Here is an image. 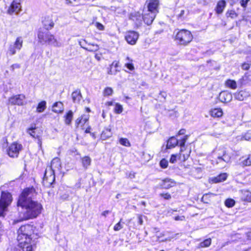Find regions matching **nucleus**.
I'll list each match as a JSON object with an SVG mask.
<instances>
[{
	"label": "nucleus",
	"instance_id": "f257e3e1",
	"mask_svg": "<svg viewBox=\"0 0 251 251\" xmlns=\"http://www.w3.org/2000/svg\"><path fill=\"white\" fill-rule=\"evenodd\" d=\"M37 193L33 187L25 189L19 196L17 206L21 207L19 211L18 219L14 223L36 218L41 212L42 206L37 201L33 200Z\"/></svg>",
	"mask_w": 251,
	"mask_h": 251
},
{
	"label": "nucleus",
	"instance_id": "f03ea898",
	"mask_svg": "<svg viewBox=\"0 0 251 251\" xmlns=\"http://www.w3.org/2000/svg\"><path fill=\"white\" fill-rule=\"evenodd\" d=\"M61 163L58 157L54 158L50 163V165L46 168L43 183L47 187H50L55 181V172H60Z\"/></svg>",
	"mask_w": 251,
	"mask_h": 251
},
{
	"label": "nucleus",
	"instance_id": "7ed1b4c3",
	"mask_svg": "<svg viewBox=\"0 0 251 251\" xmlns=\"http://www.w3.org/2000/svg\"><path fill=\"white\" fill-rule=\"evenodd\" d=\"M39 42L42 44H47L55 47L61 46V44L49 31L40 29L38 33Z\"/></svg>",
	"mask_w": 251,
	"mask_h": 251
},
{
	"label": "nucleus",
	"instance_id": "20e7f679",
	"mask_svg": "<svg viewBox=\"0 0 251 251\" xmlns=\"http://www.w3.org/2000/svg\"><path fill=\"white\" fill-rule=\"evenodd\" d=\"M32 227L29 225L21 226L18 231L17 240L20 241H32L31 237Z\"/></svg>",
	"mask_w": 251,
	"mask_h": 251
},
{
	"label": "nucleus",
	"instance_id": "39448f33",
	"mask_svg": "<svg viewBox=\"0 0 251 251\" xmlns=\"http://www.w3.org/2000/svg\"><path fill=\"white\" fill-rule=\"evenodd\" d=\"M191 32L186 29H181L178 31L176 35V40L180 45L186 46L193 39Z\"/></svg>",
	"mask_w": 251,
	"mask_h": 251
},
{
	"label": "nucleus",
	"instance_id": "423d86ee",
	"mask_svg": "<svg viewBox=\"0 0 251 251\" xmlns=\"http://www.w3.org/2000/svg\"><path fill=\"white\" fill-rule=\"evenodd\" d=\"M12 201V195L7 192L2 191L0 198V216H4V212Z\"/></svg>",
	"mask_w": 251,
	"mask_h": 251
},
{
	"label": "nucleus",
	"instance_id": "0eeeda50",
	"mask_svg": "<svg viewBox=\"0 0 251 251\" xmlns=\"http://www.w3.org/2000/svg\"><path fill=\"white\" fill-rule=\"evenodd\" d=\"M23 149V145L17 142H14L11 144L7 150V152L9 157L17 158L18 157L20 152Z\"/></svg>",
	"mask_w": 251,
	"mask_h": 251
},
{
	"label": "nucleus",
	"instance_id": "6e6552de",
	"mask_svg": "<svg viewBox=\"0 0 251 251\" xmlns=\"http://www.w3.org/2000/svg\"><path fill=\"white\" fill-rule=\"evenodd\" d=\"M19 244L16 251H33V247L35 245L34 241H20Z\"/></svg>",
	"mask_w": 251,
	"mask_h": 251
},
{
	"label": "nucleus",
	"instance_id": "1a4fd4ad",
	"mask_svg": "<svg viewBox=\"0 0 251 251\" xmlns=\"http://www.w3.org/2000/svg\"><path fill=\"white\" fill-rule=\"evenodd\" d=\"M26 132L33 138L38 139V144L41 147L42 146L41 138L42 132L41 130L35 126L34 127L32 126L27 129Z\"/></svg>",
	"mask_w": 251,
	"mask_h": 251
},
{
	"label": "nucleus",
	"instance_id": "9d476101",
	"mask_svg": "<svg viewBox=\"0 0 251 251\" xmlns=\"http://www.w3.org/2000/svg\"><path fill=\"white\" fill-rule=\"evenodd\" d=\"M23 40L21 37H18L17 38L14 45H11L9 49L8 52L11 55H13L16 52V50H20L23 46Z\"/></svg>",
	"mask_w": 251,
	"mask_h": 251
},
{
	"label": "nucleus",
	"instance_id": "9b49d317",
	"mask_svg": "<svg viewBox=\"0 0 251 251\" xmlns=\"http://www.w3.org/2000/svg\"><path fill=\"white\" fill-rule=\"evenodd\" d=\"M214 152L217 156L218 163L222 161L228 162L230 160L229 156L226 154V151L224 149L222 148L218 150H216Z\"/></svg>",
	"mask_w": 251,
	"mask_h": 251
},
{
	"label": "nucleus",
	"instance_id": "f8f14e48",
	"mask_svg": "<svg viewBox=\"0 0 251 251\" xmlns=\"http://www.w3.org/2000/svg\"><path fill=\"white\" fill-rule=\"evenodd\" d=\"M25 96L24 95H17L9 99V102L12 105H23L25 104Z\"/></svg>",
	"mask_w": 251,
	"mask_h": 251
},
{
	"label": "nucleus",
	"instance_id": "ddd939ff",
	"mask_svg": "<svg viewBox=\"0 0 251 251\" xmlns=\"http://www.w3.org/2000/svg\"><path fill=\"white\" fill-rule=\"evenodd\" d=\"M21 10V5L20 2L16 0H14L7 10V13L10 15H12L14 13L17 14L20 12Z\"/></svg>",
	"mask_w": 251,
	"mask_h": 251
},
{
	"label": "nucleus",
	"instance_id": "4468645a",
	"mask_svg": "<svg viewBox=\"0 0 251 251\" xmlns=\"http://www.w3.org/2000/svg\"><path fill=\"white\" fill-rule=\"evenodd\" d=\"M138 37V33L134 31L128 32L125 37L127 43L132 45L136 44Z\"/></svg>",
	"mask_w": 251,
	"mask_h": 251
},
{
	"label": "nucleus",
	"instance_id": "2eb2a0df",
	"mask_svg": "<svg viewBox=\"0 0 251 251\" xmlns=\"http://www.w3.org/2000/svg\"><path fill=\"white\" fill-rule=\"evenodd\" d=\"M176 185V182L172 179L166 178L162 180L160 184V187L163 189H168L174 187Z\"/></svg>",
	"mask_w": 251,
	"mask_h": 251
},
{
	"label": "nucleus",
	"instance_id": "dca6fc26",
	"mask_svg": "<svg viewBox=\"0 0 251 251\" xmlns=\"http://www.w3.org/2000/svg\"><path fill=\"white\" fill-rule=\"evenodd\" d=\"M219 98L221 102L227 103L232 100V96L230 93L226 91H223L220 93Z\"/></svg>",
	"mask_w": 251,
	"mask_h": 251
},
{
	"label": "nucleus",
	"instance_id": "f3484780",
	"mask_svg": "<svg viewBox=\"0 0 251 251\" xmlns=\"http://www.w3.org/2000/svg\"><path fill=\"white\" fill-rule=\"evenodd\" d=\"M155 16V13L148 12V13L145 14L142 16V19L147 25H150L152 24Z\"/></svg>",
	"mask_w": 251,
	"mask_h": 251
},
{
	"label": "nucleus",
	"instance_id": "a211bd4d",
	"mask_svg": "<svg viewBox=\"0 0 251 251\" xmlns=\"http://www.w3.org/2000/svg\"><path fill=\"white\" fill-rule=\"evenodd\" d=\"M159 4L158 0H151L149 2L148 7V12L155 13V15L158 13L157 8Z\"/></svg>",
	"mask_w": 251,
	"mask_h": 251
},
{
	"label": "nucleus",
	"instance_id": "6ab92c4d",
	"mask_svg": "<svg viewBox=\"0 0 251 251\" xmlns=\"http://www.w3.org/2000/svg\"><path fill=\"white\" fill-rule=\"evenodd\" d=\"M73 101L74 103L79 104L82 99V95L79 89L74 91L71 95Z\"/></svg>",
	"mask_w": 251,
	"mask_h": 251
},
{
	"label": "nucleus",
	"instance_id": "aec40b11",
	"mask_svg": "<svg viewBox=\"0 0 251 251\" xmlns=\"http://www.w3.org/2000/svg\"><path fill=\"white\" fill-rule=\"evenodd\" d=\"M44 27L47 30L51 29L54 26V23L50 17H45L42 22Z\"/></svg>",
	"mask_w": 251,
	"mask_h": 251
},
{
	"label": "nucleus",
	"instance_id": "412c9836",
	"mask_svg": "<svg viewBox=\"0 0 251 251\" xmlns=\"http://www.w3.org/2000/svg\"><path fill=\"white\" fill-rule=\"evenodd\" d=\"M240 198L243 201H251V192L248 190H241Z\"/></svg>",
	"mask_w": 251,
	"mask_h": 251
},
{
	"label": "nucleus",
	"instance_id": "4be33fe9",
	"mask_svg": "<svg viewBox=\"0 0 251 251\" xmlns=\"http://www.w3.org/2000/svg\"><path fill=\"white\" fill-rule=\"evenodd\" d=\"M226 6V2L224 0L219 1L215 8L216 13L218 14H221Z\"/></svg>",
	"mask_w": 251,
	"mask_h": 251
},
{
	"label": "nucleus",
	"instance_id": "5701e85b",
	"mask_svg": "<svg viewBox=\"0 0 251 251\" xmlns=\"http://www.w3.org/2000/svg\"><path fill=\"white\" fill-rule=\"evenodd\" d=\"M210 115L214 118L221 117L223 115V112L221 108H214L210 111Z\"/></svg>",
	"mask_w": 251,
	"mask_h": 251
},
{
	"label": "nucleus",
	"instance_id": "b1692460",
	"mask_svg": "<svg viewBox=\"0 0 251 251\" xmlns=\"http://www.w3.org/2000/svg\"><path fill=\"white\" fill-rule=\"evenodd\" d=\"M130 19L135 22L136 25H138L140 24L142 21V16H141L139 12H135L131 14Z\"/></svg>",
	"mask_w": 251,
	"mask_h": 251
},
{
	"label": "nucleus",
	"instance_id": "393cba45",
	"mask_svg": "<svg viewBox=\"0 0 251 251\" xmlns=\"http://www.w3.org/2000/svg\"><path fill=\"white\" fill-rule=\"evenodd\" d=\"M52 111L55 113H61L63 111V104L61 102H56L52 106Z\"/></svg>",
	"mask_w": 251,
	"mask_h": 251
},
{
	"label": "nucleus",
	"instance_id": "a878e982",
	"mask_svg": "<svg viewBox=\"0 0 251 251\" xmlns=\"http://www.w3.org/2000/svg\"><path fill=\"white\" fill-rule=\"evenodd\" d=\"M178 144V140L174 137L170 138L168 141L167 144V148L171 149L174 148Z\"/></svg>",
	"mask_w": 251,
	"mask_h": 251
},
{
	"label": "nucleus",
	"instance_id": "bb28decb",
	"mask_svg": "<svg viewBox=\"0 0 251 251\" xmlns=\"http://www.w3.org/2000/svg\"><path fill=\"white\" fill-rule=\"evenodd\" d=\"M82 166L85 169H87L91 165V159L88 156H85L81 159Z\"/></svg>",
	"mask_w": 251,
	"mask_h": 251
},
{
	"label": "nucleus",
	"instance_id": "cd10ccee",
	"mask_svg": "<svg viewBox=\"0 0 251 251\" xmlns=\"http://www.w3.org/2000/svg\"><path fill=\"white\" fill-rule=\"evenodd\" d=\"M112 135V133L111 131V129L110 128H105L104 129L101 134V138L102 140H106V139L109 138Z\"/></svg>",
	"mask_w": 251,
	"mask_h": 251
},
{
	"label": "nucleus",
	"instance_id": "c85d7f7f",
	"mask_svg": "<svg viewBox=\"0 0 251 251\" xmlns=\"http://www.w3.org/2000/svg\"><path fill=\"white\" fill-rule=\"evenodd\" d=\"M241 164L243 166H250L251 165V154H249L247 158H245L244 157L241 158Z\"/></svg>",
	"mask_w": 251,
	"mask_h": 251
},
{
	"label": "nucleus",
	"instance_id": "c756f323",
	"mask_svg": "<svg viewBox=\"0 0 251 251\" xmlns=\"http://www.w3.org/2000/svg\"><path fill=\"white\" fill-rule=\"evenodd\" d=\"M236 99L239 100H243L247 96V94L243 91H240L237 92L234 95Z\"/></svg>",
	"mask_w": 251,
	"mask_h": 251
},
{
	"label": "nucleus",
	"instance_id": "7c9ffc66",
	"mask_svg": "<svg viewBox=\"0 0 251 251\" xmlns=\"http://www.w3.org/2000/svg\"><path fill=\"white\" fill-rule=\"evenodd\" d=\"M227 178V175L226 173H223L219 175L217 177L213 179V181L215 183H218L225 180Z\"/></svg>",
	"mask_w": 251,
	"mask_h": 251
},
{
	"label": "nucleus",
	"instance_id": "2f4dec72",
	"mask_svg": "<svg viewBox=\"0 0 251 251\" xmlns=\"http://www.w3.org/2000/svg\"><path fill=\"white\" fill-rule=\"evenodd\" d=\"M65 123L66 125H69L71 124L72 120L73 118V112L72 111L70 110L65 116Z\"/></svg>",
	"mask_w": 251,
	"mask_h": 251
},
{
	"label": "nucleus",
	"instance_id": "473e14b6",
	"mask_svg": "<svg viewBox=\"0 0 251 251\" xmlns=\"http://www.w3.org/2000/svg\"><path fill=\"white\" fill-rule=\"evenodd\" d=\"M88 46L87 47V48H85V50H88L89 51H96L98 50L99 49V47L97 44L88 43Z\"/></svg>",
	"mask_w": 251,
	"mask_h": 251
},
{
	"label": "nucleus",
	"instance_id": "72a5a7b5",
	"mask_svg": "<svg viewBox=\"0 0 251 251\" xmlns=\"http://www.w3.org/2000/svg\"><path fill=\"white\" fill-rule=\"evenodd\" d=\"M188 139V135H185L184 137L178 140V144L180 147V152L183 151V148H184L185 143Z\"/></svg>",
	"mask_w": 251,
	"mask_h": 251
},
{
	"label": "nucleus",
	"instance_id": "f704fd0d",
	"mask_svg": "<svg viewBox=\"0 0 251 251\" xmlns=\"http://www.w3.org/2000/svg\"><path fill=\"white\" fill-rule=\"evenodd\" d=\"M46 108V102L43 100L38 104L37 107V111L39 113L43 112Z\"/></svg>",
	"mask_w": 251,
	"mask_h": 251
},
{
	"label": "nucleus",
	"instance_id": "c9c22d12",
	"mask_svg": "<svg viewBox=\"0 0 251 251\" xmlns=\"http://www.w3.org/2000/svg\"><path fill=\"white\" fill-rule=\"evenodd\" d=\"M226 86L232 89H235L237 88V84L235 81L231 79H228L226 81L225 83Z\"/></svg>",
	"mask_w": 251,
	"mask_h": 251
},
{
	"label": "nucleus",
	"instance_id": "e433bc0d",
	"mask_svg": "<svg viewBox=\"0 0 251 251\" xmlns=\"http://www.w3.org/2000/svg\"><path fill=\"white\" fill-rule=\"evenodd\" d=\"M211 239L210 238H208L205 239L203 242L200 243L199 246L201 248L207 247L211 245Z\"/></svg>",
	"mask_w": 251,
	"mask_h": 251
},
{
	"label": "nucleus",
	"instance_id": "4c0bfd02",
	"mask_svg": "<svg viewBox=\"0 0 251 251\" xmlns=\"http://www.w3.org/2000/svg\"><path fill=\"white\" fill-rule=\"evenodd\" d=\"M235 203V201L232 199H227L225 201V204L227 207H233Z\"/></svg>",
	"mask_w": 251,
	"mask_h": 251
},
{
	"label": "nucleus",
	"instance_id": "58836bf2",
	"mask_svg": "<svg viewBox=\"0 0 251 251\" xmlns=\"http://www.w3.org/2000/svg\"><path fill=\"white\" fill-rule=\"evenodd\" d=\"M241 140L251 141V130L248 131L242 136Z\"/></svg>",
	"mask_w": 251,
	"mask_h": 251
},
{
	"label": "nucleus",
	"instance_id": "ea45409f",
	"mask_svg": "<svg viewBox=\"0 0 251 251\" xmlns=\"http://www.w3.org/2000/svg\"><path fill=\"white\" fill-rule=\"evenodd\" d=\"M119 142L121 145L126 147H130L131 146L129 141L126 138H121L119 140Z\"/></svg>",
	"mask_w": 251,
	"mask_h": 251
},
{
	"label": "nucleus",
	"instance_id": "a19ab883",
	"mask_svg": "<svg viewBox=\"0 0 251 251\" xmlns=\"http://www.w3.org/2000/svg\"><path fill=\"white\" fill-rule=\"evenodd\" d=\"M123 108L122 105L118 103H116L114 108V112L116 113L120 114L123 112Z\"/></svg>",
	"mask_w": 251,
	"mask_h": 251
},
{
	"label": "nucleus",
	"instance_id": "79ce46f5",
	"mask_svg": "<svg viewBox=\"0 0 251 251\" xmlns=\"http://www.w3.org/2000/svg\"><path fill=\"white\" fill-rule=\"evenodd\" d=\"M113 93V90L110 87H106L103 91V95L104 96H111Z\"/></svg>",
	"mask_w": 251,
	"mask_h": 251
},
{
	"label": "nucleus",
	"instance_id": "37998d69",
	"mask_svg": "<svg viewBox=\"0 0 251 251\" xmlns=\"http://www.w3.org/2000/svg\"><path fill=\"white\" fill-rule=\"evenodd\" d=\"M160 166L162 168H166L168 165V162L165 159H162L160 162Z\"/></svg>",
	"mask_w": 251,
	"mask_h": 251
},
{
	"label": "nucleus",
	"instance_id": "c03bdc74",
	"mask_svg": "<svg viewBox=\"0 0 251 251\" xmlns=\"http://www.w3.org/2000/svg\"><path fill=\"white\" fill-rule=\"evenodd\" d=\"M226 15L227 17H230L232 19L235 18L237 16V14L233 10L228 11L226 13Z\"/></svg>",
	"mask_w": 251,
	"mask_h": 251
},
{
	"label": "nucleus",
	"instance_id": "a18cd8bd",
	"mask_svg": "<svg viewBox=\"0 0 251 251\" xmlns=\"http://www.w3.org/2000/svg\"><path fill=\"white\" fill-rule=\"evenodd\" d=\"M121 221L122 219H121L120 222L116 224L114 226V230L115 231H119L123 228V226L121 224Z\"/></svg>",
	"mask_w": 251,
	"mask_h": 251
},
{
	"label": "nucleus",
	"instance_id": "49530a36",
	"mask_svg": "<svg viewBox=\"0 0 251 251\" xmlns=\"http://www.w3.org/2000/svg\"><path fill=\"white\" fill-rule=\"evenodd\" d=\"M250 0H241L240 1V4L244 9L246 8L247 4Z\"/></svg>",
	"mask_w": 251,
	"mask_h": 251
},
{
	"label": "nucleus",
	"instance_id": "de8ad7c7",
	"mask_svg": "<svg viewBox=\"0 0 251 251\" xmlns=\"http://www.w3.org/2000/svg\"><path fill=\"white\" fill-rule=\"evenodd\" d=\"M160 196L162 197H163L165 200H170L171 199V196L170 194L167 193H161L160 194Z\"/></svg>",
	"mask_w": 251,
	"mask_h": 251
},
{
	"label": "nucleus",
	"instance_id": "09e8293b",
	"mask_svg": "<svg viewBox=\"0 0 251 251\" xmlns=\"http://www.w3.org/2000/svg\"><path fill=\"white\" fill-rule=\"evenodd\" d=\"M110 69L109 70H108V74L109 75H116L117 74V73L118 72H119V70H118V69H114L113 70L112 68H111V67H110Z\"/></svg>",
	"mask_w": 251,
	"mask_h": 251
},
{
	"label": "nucleus",
	"instance_id": "8fccbe9b",
	"mask_svg": "<svg viewBox=\"0 0 251 251\" xmlns=\"http://www.w3.org/2000/svg\"><path fill=\"white\" fill-rule=\"evenodd\" d=\"M86 44L87 42L85 40L79 41V45L81 46V48H82L84 50H85V48H87V47H86Z\"/></svg>",
	"mask_w": 251,
	"mask_h": 251
},
{
	"label": "nucleus",
	"instance_id": "3c124183",
	"mask_svg": "<svg viewBox=\"0 0 251 251\" xmlns=\"http://www.w3.org/2000/svg\"><path fill=\"white\" fill-rule=\"evenodd\" d=\"M119 62L114 61L112 62L110 67H111V68L114 67V69H118V68L119 67Z\"/></svg>",
	"mask_w": 251,
	"mask_h": 251
},
{
	"label": "nucleus",
	"instance_id": "603ef678",
	"mask_svg": "<svg viewBox=\"0 0 251 251\" xmlns=\"http://www.w3.org/2000/svg\"><path fill=\"white\" fill-rule=\"evenodd\" d=\"M208 194H204L201 198V201L204 203H208Z\"/></svg>",
	"mask_w": 251,
	"mask_h": 251
},
{
	"label": "nucleus",
	"instance_id": "864d4df0",
	"mask_svg": "<svg viewBox=\"0 0 251 251\" xmlns=\"http://www.w3.org/2000/svg\"><path fill=\"white\" fill-rule=\"evenodd\" d=\"M126 67L130 71H132L134 69V67L132 63H126L125 64Z\"/></svg>",
	"mask_w": 251,
	"mask_h": 251
},
{
	"label": "nucleus",
	"instance_id": "5fc2aeb1",
	"mask_svg": "<svg viewBox=\"0 0 251 251\" xmlns=\"http://www.w3.org/2000/svg\"><path fill=\"white\" fill-rule=\"evenodd\" d=\"M80 118H83V119L82 120V124L83 125H84L88 120V119H89V116L88 115H83L82 117H81Z\"/></svg>",
	"mask_w": 251,
	"mask_h": 251
},
{
	"label": "nucleus",
	"instance_id": "6e6d98bb",
	"mask_svg": "<svg viewBox=\"0 0 251 251\" xmlns=\"http://www.w3.org/2000/svg\"><path fill=\"white\" fill-rule=\"evenodd\" d=\"M60 197H61V199H62L63 200H67L69 199V195L67 193H65L62 194L61 195Z\"/></svg>",
	"mask_w": 251,
	"mask_h": 251
},
{
	"label": "nucleus",
	"instance_id": "4d7b16f0",
	"mask_svg": "<svg viewBox=\"0 0 251 251\" xmlns=\"http://www.w3.org/2000/svg\"><path fill=\"white\" fill-rule=\"evenodd\" d=\"M250 67V64L244 63L242 65V68L244 70H248Z\"/></svg>",
	"mask_w": 251,
	"mask_h": 251
},
{
	"label": "nucleus",
	"instance_id": "13d9d810",
	"mask_svg": "<svg viewBox=\"0 0 251 251\" xmlns=\"http://www.w3.org/2000/svg\"><path fill=\"white\" fill-rule=\"evenodd\" d=\"M176 161V155L175 154H172L170 159V161L171 163H174Z\"/></svg>",
	"mask_w": 251,
	"mask_h": 251
},
{
	"label": "nucleus",
	"instance_id": "bf43d9fd",
	"mask_svg": "<svg viewBox=\"0 0 251 251\" xmlns=\"http://www.w3.org/2000/svg\"><path fill=\"white\" fill-rule=\"evenodd\" d=\"M20 68V65L19 64H14L11 66V69L14 71L15 69H19Z\"/></svg>",
	"mask_w": 251,
	"mask_h": 251
},
{
	"label": "nucleus",
	"instance_id": "052dcab7",
	"mask_svg": "<svg viewBox=\"0 0 251 251\" xmlns=\"http://www.w3.org/2000/svg\"><path fill=\"white\" fill-rule=\"evenodd\" d=\"M83 118H78L75 121V125L76 126H78L80 124H82V120Z\"/></svg>",
	"mask_w": 251,
	"mask_h": 251
},
{
	"label": "nucleus",
	"instance_id": "680f3d73",
	"mask_svg": "<svg viewBox=\"0 0 251 251\" xmlns=\"http://www.w3.org/2000/svg\"><path fill=\"white\" fill-rule=\"evenodd\" d=\"M182 156H183V160L185 161L186 160H187L188 158L189 154H182L181 153L180 154L179 157L181 158Z\"/></svg>",
	"mask_w": 251,
	"mask_h": 251
},
{
	"label": "nucleus",
	"instance_id": "e2e57ef3",
	"mask_svg": "<svg viewBox=\"0 0 251 251\" xmlns=\"http://www.w3.org/2000/svg\"><path fill=\"white\" fill-rule=\"evenodd\" d=\"M96 26H97V28L99 29V30H103L104 29L103 25L99 23H96Z\"/></svg>",
	"mask_w": 251,
	"mask_h": 251
},
{
	"label": "nucleus",
	"instance_id": "0e129e2a",
	"mask_svg": "<svg viewBox=\"0 0 251 251\" xmlns=\"http://www.w3.org/2000/svg\"><path fill=\"white\" fill-rule=\"evenodd\" d=\"M185 13V11L184 10H181L180 11V13L177 15L178 18L182 19L183 18V15Z\"/></svg>",
	"mask_w": 251,
	"mask_h": 251
},
{
	"label": "nucleus",
	"instance_id": "69168bd1",
	"mask_svg": "<svg viewBox=\"0 0 251 251\" xmlns=\"http://www.w3.org/2000/svg\"><path fill=\"white\" fill-rule=\"evenodd\" d=\"M246 237L248 240L251 241V229L246 233Z\"/></svg>",
	"mask_w": 251,
	"mask_h": 251
},
{
	"label": "nucleus",
	"instance_id": "338daca9",
	"mask_svg": "<svg viewBox=\"0 0 251 251\" xmlns=\"http://www.w3.org/2000/svg\"><path fill=\"white\" fill-rule=\"evenodd\" d=\"M184 219H185V217H184V216H176V217L175 218V220H176V221H178V220L182 221V220H183Z\"/></svg>",
	"mask_w": 251,
	"mask_h": 251
},
{
	"label": "nucleus",
	"instance_id": "774afa93",
	"mask_svg": "<svg viewBox=\"0 0 251 251\" xmlns=\"http://www.w3.org/2000/svg\"><path fill=\"white\" fill-rule=\"evenodd\" d=\"M138 223L140 225H142L143 223V219H142V215H138Z\"/></svg>",
	"mask_w": 251,
	"mask_h": 251
}]
</instances>
